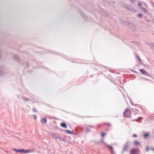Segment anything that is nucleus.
I'll list each match as a JSON object with an SVG mask.
<instances>
[{
  "label": "nucleus",
  "instance_id": "f257e3e1",
  "mask_svg": "<svg viewBox=\"0 0 154 154\" xmlns=\"http://www.w3.org/2000/svg\"><path fill=\"white\" fill-rule=\"evenodd\" d=\"M130 2H131V5L132 6H134L133 7H130L128 8V9L131 11L133 12H135L138 11V8L141 7L142 4L140 2H139L138 3L137 5V6L135 5V1L133 0H130Z\"/></svg>",
  "mask_w": 154,
  "mask_h": 154
},
{
  "label": "nucleus",
  "instance_id": "f03ea898",
  "mask_svg": "<svg viewBox=\"0 0 154 154\" xmlns=\"http://www.w3.org/2000/svg\"><path fill=\"white\" fill-rule=\"evenodd\" d=\"M13 150L18 152L25 154L29 153L31 152H33V150H32L29 149H13Z\"/></svg>",
  "mask_w": 154,
  "mask_h": 154
},
{
  "label": "nucleus",
  "instance_id": "7ed1b4c3",
  "mask_svg": "<svg viewBox=\"0 0 154 154\" xmlns=\"http://www.w3.org/2000/svg\"><path fill=\"white\" fill-rule=\"evenodd\" d=\"M140 151L137 149H132L131 151L130 154H140Z\"/></svg>",
  "mask_w": 154,
  "mask_h": 154
},
{
  "label": "nucleus",
  "instance_id": "20e7f679",
  "mask_svg": "<svg viewBox=\"0 0 154 154\" xmlns=\"http://www.w3.org/2000/svg\"><path fill=\"white\" fill-rule=\"evenodd\" d=\"M125 116L129 117L131 116V112L129 109H127L124 113Z\"/></svg>",
  "mask_w": 154,
  "mask_h": 154
},
{
  "label": "nucleus",
  "instance_id": "39448f33",
  "mask_svg": "<svg viewBox=\"0 0 154 154\" xmlns=\"http://www.w3.org/2000/svg\"><path fill=\"white\" fill-rule=\"evenodd\" d=\"M51 135L52 137L56 139H59L60 140L62 139L61 137L57 133H53L51 134Z\"/></svg>",
  "mask_w": 154,
  "mask_h": 154
},
{
  "label": "nucleus",
  "instance_id": "423d86ee",
  "mask_svg": "<svg viewBox=\"0 0 154 154\" xmlns=\"http://www.w3.org/2000/svg\"><path fill=\"white\" fill-rule=\"evenodd\" d=\"M139 70L140 72L143 74H144L146 75H149L146 72V70L144 69H140Z\"/></svg>",
  "mask_w": 154,
  "mask_h": 154
},
{
  "label": "nucleus",
  "instance_id": "0eeeda50",
  "mask_svg": "<svg viewBox=\"0 0 154 154\" xmlns=\"http://www.w3.org/2000/svg\"><path fill=\"white\" fill-rule=\"evenodd\" d=\"M140 9L141 11H143L144 13H147L148 12V11L145 8L143 7H141Z\"/></svg>",
  "mask_w": 154,
  "mask_h": 154
},
{
  "label": "nucleus",
  "instance_id": "6e6552de",
  "mask_svg": "<svg viewBox=\"0 0 154 154\" xmlns=\"http://www.w3.org/2000/svg\"><path fill=\"white\" fill-rule=\"evenodd\" d=\"M60 140H62L63 141H64V142L67 143H71L68 140H67L65 139H64V138L62 139H62H60Z\"/></svg>",
  "mask_w": 154,
  "mask_h": 154
},
{
  "label": "nucleus",
  "instance_id": "1a4fd4ad",
  "mask_svg": "<svg viewBox=\"0 0 154 154\" xmlns=\"http://www.w3.org/2000/svg\"><path fill=\"white\" fill-rule=\"evenodd\" d=\"M47 122V120L45 118H43L41 121V122L42 124H45Z\"/></svg>",
  "mask_w": 154,
  "mask_h": 154
},
{
  "label": "nucleus",
  "instance_id": "9d476101",
  "mask_svg": "<svg viewBox=\"0 0 154 154\" xmlns=\"http://www.w3.org/2000/svg\"><path fill=\"white\" fill-rule=\"evenodd\" d=\"M140 143L139 141L137 140L135 141L134 142V144L136 145H139Z\"/></svg>",
  "mask_w": 154,
  "mask_h": 154
},
{
  "label": "nucleus",
  "instance_id": "9b49d317",
  "mask_svg": "<svg viewBox=\"0 0 154 154\" xmlns=\"http://www.w3.org/2000/svg\"><path fill=\"white\" fill-rule=\"evenodd\" d=\"M60 125L61 127L65 128H66L67 127L66 124L64 123H62L60 124Z\"/></svg>",
  "mask_w": 154,
  "mask_h": 154
},
{
  "label": "nucleus",
  "instance_id": "f8f14e48",
  "mask_svg": "<svg viewBox=\"0 0 154 154\" xmlns=\"http://www.w3.org/2000/svg\"><path fill=\"white\" fill-rule=\"evenodd\" d=\"M108 147H109L111 149V152L112 154H115L112 146H109Z\"/></svg>",
  "mask_w": 154,
  "mask_h": 154
},
{
  "label": "nucleus",
  "instance_id": "ddd939ff",
  "mask_svg": "<svg viewBox=\"0 0 154 154\" xmlns=\"http://www.w3.org/2000/svg\"><path fill=\"white\" fill-rule=\"evenodd\" d=\"M149 134H146L144 135V138H146L147 137H148L149 136Z\"/></svg>",
  "mask_w": 154,
  "mask_h": 154
},
{
  "label": "nucleus",
  "instance_id": "4468645a",
  "mask_svg": "<svg viewBox=\"0 0 154 154\" xmlns=\"http://www.w3.org/2000/svg\"><path fill=\"white\" fill-rule=\"evenodd\" d=\"M142 16H143V15L142 14H138V17H139V18H141L142 17Z\"/></svg>",
  "mask_w": 154,
  "mask_h": 154
},
{
  "label": "nucleus",
  "instance_id": "2eb2a0df",
  "mask_svg": "<svg viewBox=\"0 0 154 154\" xmlns=\"http://www.w3.org/2000/svg\"><path fill=\"white\" fill-rule=\"evenodd\" d=\"M65 131H66L67 133L72 134V133L69 131V130H65Z\"/></svg>",
  "mask_w": 154,
  "mask_h": 154
},
{
  "label": "nucleus",
  "instance_id": "dca6fc26",
  "mask_svg": "<svg viewBox=\"0 0 154 154\" xmlns=\"http://www.w3.org/2000/svg\"><path fill=\"white\" fill-rule=\"evenodd\" d=\"M137 137V135L135 134H134L133 135V137Z\"/></svg>",
  "mask_w": 154,
  "mask_h": 154
},
{
  "label": "nucleus",
  "instance_id": "f3484780",
  "mask_svg": "<svg viewBox=\"0 0 154 154\" xmlns=\"http://www.w3.org/2000/svg\"><path fill=\"white\" fill-rule=\"evenodd\" d=\"M34 117L35 119H37V117L35 115H34Z\"/></svg>",
  "mask_w": 154,
  "mask_h": 154
},
{
  "label": "nucleus",
  "instance_id": "a211bd4d",
  "mask_svg": "<svg viewBox=\"0 0 154 154\" xmlns=\"http://www.w3.org/2000/svg\"><path fill=\"white\" fill-rule=\"evenodd\" d=\"M33 110L34 112H37V111H36V109H33Z\"/></svg>",
  "mask_w": 154,
  "mask_h": 154
},
{
  "label": "nucleus",
  "instance_id": "6ab92c4d",
  "mask_svg": "<svg viewBox=\"0 0 154 154\" xmlns=\"http://www.w3.org/2000/svg\"><path fill=\"white\" fill-rule=\"evenodd\" d=\"M149 150V148L148 147H147L146 149V150L148 151Z\"/></svg>",
  "mask_w": 154,
  "mask_h": 154
},
{
  "label": "nucleus",
  "instance_id": "aec40b11",
  "mask_svg": "<svg viewBox=\"0 0 154 154\" xmlns=\"http://www.w3.org/2000/svg\"><path fill=\"white\" fill-rule=\"evenodd\" d=\"M104 134L103 133H102L101 134V135L102 137H103L104 135Z\"/></svg>",
  "mask_w": 154,
  "mask_h": 154
},
{
  "label": "nucleus",
  "instance_id": "412c9836",
  "mask_svg": "<svg viewBox=\"0 0 154 154\" xmlns=\"http://www.w3.org/2000/svg\"><path fill=\"white\" fill-rule=\"evenodd\" d=\"M127 148V146H125V148L124 149L125 150V148H126H126Z\"/></svg>",
  "mask_w": 154,
  "mask_h": 154
},
{
  "label": "nucleus",
  "instance_id": "4be33fe9",
  "mask_svg": "<svg viewBox=\"0 0 154 154\" xmlns=\"http://www.w3.org/2000/svg\"><path fill=\"white\" fill-rule=\"evenodd\" d=\"M152 150L154 151V148H152Z\"/></svg>",
  "mask_w": 154,
  "mask_h": 154
}]
</instances>
